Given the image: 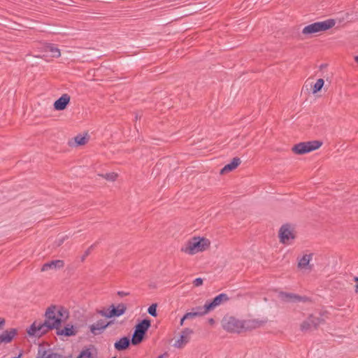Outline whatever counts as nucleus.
I'll list each match as a JSON object with an SVG mask.
<instances>
[{
	"label": "nucleus",
	"instance_id": "obj_1",
	"mask_svg": "<svg viewBox=\"0 0 358 358\" xmlns=\"http://www.w3.org/2000/svg\"><path fill=\"white\" fill-rule=\"evenodd\" d=\"M211 241L205 236L194 235L182 245L180 252L189 256L205 252L210 250Z\"/></svg>",
	"mask_w": 358,
	"mask_h": 358
},
{
	"label": "nucleus",
	"instance_id": "obj_2",
	"mask_svg": "<svg viewBox=\"0 0 358 358\" xmlns=\"http://www.w3.org/2000/svg\"><path fill=\"white\" fill-rule=\"evenodd\" d=\"M263 324L258 320H239L234 317H226L222 320V327L229 332L241 333L259 327Z\"/></svg>",
	"mask_w": 358,
	"mask_h": 358
},
{
	"label": "nucleus",
	"instance_id": "obj_3",
	"mask_svg": "<svg viewBox=\"0 0 358 358\" xmlns=\"http://www.w3.org/2000/svg\"><path fill=\"white\" fill-rule=\"evenodd\" d=\"M66 308L59 305H52L45 312V320L51 329H58L69 318Z\"/></svg>",
	"mask_w": 358,
	"mask_h": 358
},
{
	"label": "nucleus",
	"instance_id": "obj_4",
	"mask_svg": "<svg viewBox=\"0 0 358 358\" xmlns=\"http://www.w3.org/2000/svg\"><path fill=\"white\" fill-rule=\"evenodd\" d=\"M335 24L336 22L333 19L316 22L304 27L301 34L306 37H311L315 34L330 29Z\"/></svg>",
	"mask_w": 358,
	"mask_h": 358
},
{
	"label": "nucleus",
	"instance_id": "obj_5",
	"mask_svg": "<svg viewBox=\"0 0 358 358\" xmlns=\"http://www.w3.org/2000/svg\"><path fill=\"white\" fill-rule=\"evenodd\" d=\"M322 145L321 141H310L294 145L292 150L294 154L303 155L319 149Z\"/></svg>",
	"mask_w": 358,
	"mask_h": 358
},
{
	"label": "nucleus",
	"instance_id": "obj_6",
	"mask_svg": "<svg viewBox=\"0 0 358 358\" xmlns=\"http://www.w3.org/2000/svg\"><path fill=\"white\" fill-rule=\"evenodd\" d=\"M50 330L51 329L49 328L45 320L44 322L36 320L27 328V333L29 337L40 338Z\"/></svg>",
	"mask_w": 358,
	"mask_h": 358
},
{
	"label": "nucleus",
	"instance_id": "obj_7",
	"mask_svg": "<svg viewBox=\"0 0 358 358\" xmlns=\"http://www.w3.org/2000/svg\"><path fill=\"white\" fill-rule=\"evenodd\" d=\"M278 236L281 243L287 245L292 244L295 238L294 227L289 224H283L279 229Z\"/></svg>",
	"mask_w": 358,
	"mask_h": 358
},
{
	"label": "nucleus",
	"instance_id": "obj_8",
	"mask_svg": "<svg viewBox=\"0 0 358 358\" xmlns=\"http://www.w3.org/2000/svg\"><path fill=\"white\" fill-rule=\"evenodd\" d=\"M127 310V306L124 303H119L116 306L114 305L110 306L108 308H104L99 310L98 313L103 317L111 318L114 317H120L124 314Z\"/></svg>",
	"mask_w": 358,
	"mask_h": 358
},
{
	"label": "nucleus",
	"instance_id": "obj_9",
	"mask_svg": "<svg viewBox=\"0 0 358 358\" xmlns=\"http://www.w3.org/2000/svg\"><path fill=\"white\" fill-rule=\"evenodd\" d=\"M324 322L320 316L310 315L300 325L302 331L307 332L316 329L321 324Z\"/></svg>",
	"mask_w": 358,
	"mask_h": 358
},
{
	"label": "nucleus",
	"instance_id": "obj_10",
	"mask_svg": "<svg viewBox=\"0 0 358 358\" xmlns=\"http://www.w3.org/2000/svg\"><path fill=\"white\" fill-rule=\"evenodd\" d=\"M228 299L229 297L226 294H220L211 301H206L204 304L203 309H205V312L208 313L209 311L214 310L223 302L228 301Z\"/></svg>",
	"mask_w": 358,
	"mask_h": 358
},
{
	"label": "nucleus",
	"instance_id": "obj_11",
	"mask_svg": "<svg viewBox=\"0 0 358 358\" xmlns=\"http://www.w3.org/2000/svg\"><path fill=\"white\" fill-rule=\"evenodd\" d=\"M192 333L193 331L192 329L189 328L184 329L182 331L180 337L176 341L173 346L176 348H183L189 341L190 336Z\"/></svg>",
	"mask_w": 358,
	"mask_h": 358
},
{
	"label": "nucleus",
	"instance_id": "obj_12",
	"mask_svg": "<svg viewBox=\"0 0 358 358\" xmlns=\"http://www.w3.org/2000/svg\"><path fill=\"white\" fill-rule=\"evenodd\" d=\"M71 97L68 94H62L58 99L54 102V108L56 110H63L70 103Z\"/></svg>",
	"mask_w": 358,
	"mask_h": 358
},
{
	"label": "nucleus",
	"instance_id": "obj_13",
	"mask_svg": "<svg viewBox=\"0 0 358 358\" xmlns=\"http://www.w3.org/2000/svg\"><path fill=\"white\" fill-rule=\"evenodd\" d=\"M279 298L285 302L305 301L307 299L292 293L280 292Z\"/></svg>",
	"mask_w": 358,
	"mask_h": 358
},
{
	"label": "nucleus",
	"instance_id": "obj_14",
	"mask_svg": "<svg viewBox=\"0 0 358 358\" xmlns=\"http://www.w3.org/2000/svg\"><path fill=\"white\" fill-rule=\"evenodd\" d=\"M313 254L311 252L304 254L298 260V267L300 269H310V262L313 259Z\"/></svg>",
	"mask_w": 358,
	"mask_h": 358
},
{
	"label": "nucleus",
	"instance_id": "obj_15",
	"mask_svg": "<svg viewBox=\"0 0 358 358\" xmlns=\"http://www.w3.org/2000/svg\"><path fill=\"white\" fill-rule=\"evenodd\" d=\"M16 335L17 330L15 329H10L9 330L5 331L0 336V344L10 343Z\"/></svg>",
	"mask_w": 358,
	"mask_h": 358
},
{
	"label": "nucleus",
	"instance_id": "obj_16",
	"mask_svg": "<svg viewBox=\"0 0 358 358\" xmlns=\"http://www.w3.org/2000/svg\"><path fill=\"white\" fill-rule=\"evenodd\" d=\"M64 263L62 260L56 259L44 264L41 268L42 271H46L52 269H58L64 266Z\"/></svg>",
	"mask_w": 358,
	"mask_h": 358
},
{
	"label": "nucleus",
	"instance_id": "obj_17",
	"mask_svg": "<svg viewBox=\"0 0 358 358\" xmlns=\"http://www.w3.org/2000/svg\"><path fill=\"white\" fill-rule=\"evenodd\" d=\"M109 324V322L106 323L103 320H100L90 326V331L94 335L101 334Z\"/></svg>",
	"mask_w": 358,
	"mask_h": 358
},
{
	"label": "nucleus",
	"instance_id": "obj_18",
	"mask_svg": "<svg viewBox=\"0 0 358 358\" xmlns=\"http://www.w3.org/2000/svg\"><path fill=\"white\" fill-rule=\"evenodd\" d=\"M241 164V159L238 157H234L231 162L226 164L221 170V174H225L235 170Z\"/></svg>",
	"mask_w": 358,
	"mask_h": 358
},
{
	"label": "nucleus",
	"instance_id": "obj_19",
	"mask_svg": "<svg viewBox=\"0 0 358 358\" xmlns=\"http://www.w3.org/2000/svg\"><path fill=\"white\" fill-rule=\"evenodd\" d=\"M57 334L59 336H71L76 334V331L73 325L68 324L63 329L58 327Z\"/></svg>",
	"mask_w": 358,
	"mask_h": 358
},
{
	"label": "nucleus",
	"instance_id": "obj_20",
	"mask_svg": "<svg viewBox=\"0 0 358 358\" xmlns=\"http://www.w3.org/2000/svg\"><path fill=\"white\" fill-rule=\"evenodd\" d=\"M129 343L130 340L128 337H122L115 343L114 347L117 350H124L129 347Z\"/></svg>",
	"mask_w": 358,
	"mask_h": 358
},
{
	"label": "nucleus",
	"instance_id": "obj_21",
	"mask_svg": "<svg viewBox=\"0 0 358 358\" xmlns=\"http://www.w3.org/2000/svg\"><path fill=\"white\" fill-rule=\"evenodd\" d=\"M150 327V322L148 320H143L140 323H138L136 326L135 331L138 333L145 335V332L148 331L149 327Z\"/></svg>",
	"mask_w": 358,
	"mask_h": 358
},
{
	"label": "nucleus",
	"instance_id": "obj_22",
	"mask_svg": "<svg viewBox=\"0 0 358 358\" xmlns=\"http://www.w3.org/2000/svg\"><path fill=\"white\" fill-rule=\"evenodd\" d=\"M196 310H197V311L188 312V313H185L183 316V320L191 319V318H193V317H195L197 316L203 315L207 313L205 312V309H203V308L198 307V308H196Z\"/></svg>",
	"mask_w": 358,
	"mask_h": 358
},
{
	"label": "nucleus",
	"instance_id": "obj_23",
	"mask_svg": "<svg viewBox=\"0 0 358 358\" xmlns=\"http://www.w3.org/2000/svg\"><path fill=\"white\" fill-rule=\"evenodd\" d=\"M89 135L87 134H78L73 138L76 145H84L89 141Z\"/></svg>",
	"mask_w": 358,
	"mask_h": 358
},
{
	"label": "nucleus",
	"instance_id": "obj_24",
	"mask_svg": "<svg viewBox=\"0 0 358 358\" xmlns=\"http://www.w3.org/2000/svg\"><path fill=\"white\" fill-rule=\"evenodd\" d=\"M96 352L94 349L87 348L81 351L77 358H96Z\"/></svg>",
	"mask_w": 358,
	"mask_h": 358
},
{
	"label": "nucleus",
	"instance_id": "obj_25",
	"mask_svg": "<svg viewBox=\"0 0 358 358\" xmlns=\"http://www.w3.org/2000/svg\"><path fill=\"white\" fill-rule=\"evenodd\" d=\"M45 51L51 53V56L53 57H59L61 52L59 48L52 44L48 45L45 47Z\"/></svg>",
	"mask_w": 358,
	"mask_h": 358
},
{
	"label": "nucleus",
	"instance_id": "obj_26",
	"mask_svg": "<svg viewBox=\"0 0 358 358\" xmlns=\"http://www.w3.org/2000/svg\"><path fill=\"white\" fill-rule=\"evenodd\" d=\"M324 81L322 78H319L316 80L314 85H311V90L313 94L319 92L323 87Z\"/></svg>",
	"mask_w": 358,
	"mask_h": 358
},
{
	"label": "nucleus",
	"instance_id": "obj_27",
	"mask_svg": "<svg viewBox=\"0 0 358 358\" xmlns=\"http://www.w3.org/2000/svg\"><path fill=\"white\" fill-rule=\"evenodd\" d=\"M144 335H143L141 333L137 332L136 331H134V333L131 338V343L133 345H138L139 344L143 339Z\"/></svg>",
	"mask_w": 358,
	"mask_h": 358
},
{
	"label": "nucleus",
	"instance_id": "obj_28",
	"mask_svg": "<svg viewBox=\"0 0 358 358\" xmlns=\"http://www.w3.org/2000/svg\"><path fill=\"white\" fill-rule=\"evenodd\" d=\"M102 176L103 178L109 181H115L117 178V174L115 172L108 173Z\"/></svg>",
	"mask_w": 358,
	"mask_h": 358
},
{
	"label": "nucleus",
	"instance_id": "obj_29",
	"mask_svg": "<svg viewBox=\"0 0 358 358\" xmlns=\"http://www.w3.org/2000/svg\"><path fill=\"white\" fill-rule=\"evenodd\" d=\"M37 358H62L60 355L54 353V352H50L47 353L46 352H44L43 355L41 357H38Z\"/></svg>",
	"mask_w": 358,
	"mask_h": 358
},
{
	"label": "nucleus",
	"instance_id": "obj_30",
	"mask_svg": "<svg viewBox=\"0 0 358 358\" xmlns=\"http://www.w3.org/2000/svg\"><path fill=\"white\" fill-rule=\"evenodd\" d=\"M148 312L150 315H152L153 317H156L157 316V304L153 303V304L150 305L148 309Z\"/></svg>",
	"mask_w": 358,
	"mask_h": 358
},
{
	"label": "nucleus",
	"instance_id": "obj_31",
	"mask_svg": "<svg viewBox=\"0 0 358 358\" xmlns=\"http://www.w3.org/2000/svg\"><path fill=\"white\" fill-rule=\"evenodd\" d=\"M203 279L201 278H196L195 280H194L193 281V285L195 286V287H199V286H201L203 285Z\"/></svg>",
	"mask_w": 358,
	"mask_h": 358
},
{
	"label": "nucleus",
	"instance_id": "obj_32",
	"mask_svg": "<svg viewBox=\"0 0 358 358\" xmlns=\"http://www.w3.org/2000/svg\"><path fill=\"white\" fill-rule=\"evenodd\" d=\"M5 324V320L2 317H0V327H2Z\"/></svg>",
	"mask_w": 358,
	"mask_h": 358
},
{
	"label": "nucleus",
	"instance_id": "obj_33",
	"mask_svg": "<svg viewBox=\"0 0 358 358\" xmlns=\"http://www.w3.org/2000/svg\"><path fill=\"white\" fill-rule=\"evenodd\" d=\"M118 295L120 296H124L126 295H127V293H125L124 292H118Z\"/></svg>",
	"mask_w": 358,
	"mask_h": 358
},
{
	"label": "nucleus",
	"instance_id": "obj_34",
	"mask_svg": "<svg viewBox=\"0 0 358 358\" xmlns=\"http://www.w3.org/2000/svg\"><path fill=\"white\" fill-rule=\"evenodd\" d=\"M208 323L210 324H213L215 323V320L213 318L208 319Z\"/></svg>",
	"mask_w": 358,
	"mask_h": 358
},
{
	"label": "nucleus",
	"instance_id": "obj_35",
	"mask_svg": "<svg viewBox=\"0 0 358 358\" xmlns=\"http://www.w3.org/2000/svg\"><path fill=\"white\" fill-rule=\"evenodd\" d=\"M185 320H183V317L181 318L180 320V326H182L184 324V322H185Z\"/></svg>",
	"mask_w": 358,
	"mask_h": 358
},
{
	"label": "nucleus",
	"instance_id": "obj_36",
	"mask_svg": "<svg viewBox=\"0 0 358 358\" xmlns=\"http://www.w3.org/2000/svg\"><path fill=\"white\" fill-rule=\"evenodd\" d=\"M355 282H357L356 287L358 288V278H355Z\"/></svg>",
	"mask_w": 358,
	"mask_h": 358
},
{
	"label": "nucleus",
	"instance_id": "obj_37",
	"mask_svg": "<svg viewBox=\"0 0 358 358\" xmlns=\"http://www.w3.org/2000/svg\"><path fill=\"white\" fill-rule=\"evenodd\" d=\"M355 61L358 64V55L355 57Z\"/></svg>",
	"mask_w": 358,
	"mask_h": 358
},
{
	"label": "nucleus",
	"instance_id": "obj_38",
	"mask_svg": "<svg viewBox=\"0 0 358 358\" xmlns=\"http://www.w3.org/2000/svg\"><path fill=\"white\" fill-rule=\"evenodd\" d=\"M157 358H164V355H161Z\"/></svg>",
	"mask_w": 358,
	"mask_h": 358
},
{
	"label": "nucleus",
	"instance_id": "obj_39",
	"mask_svg": "<svg viewBox=\"0 0 358 358\" xmlns=\"http://www.w3.org/2000/svg\"><path fill=\"white\" fill-rule=\"evenodd\" d=\"M113 358H116V357H113Z\"/></svg>",
	"mask_w": 358,
	"mask_h": 358
}]
</instances>
